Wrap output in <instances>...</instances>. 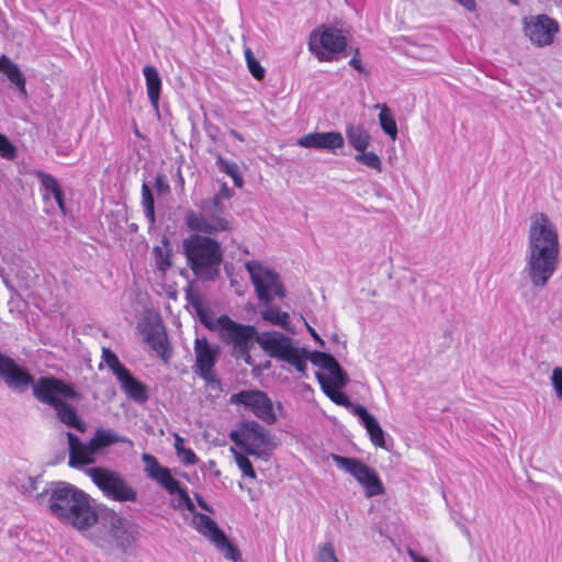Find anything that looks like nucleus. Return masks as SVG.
<instances>
[{
    "label": "nucleus",
    "mask_w": 562,
    "mask_h": 562,
    "mask_svg": "<svg viewBox=\"0 0 562 562\" xmlns=\"http://www.w3.org/2000/svg\"><path fill=\"white\" fill-rule=\"evenodd\" d=\"M178 456L181 458V461L186 465H193L198 462V457L194 453V451L190 448H186L181 451V453H178Z\"/></svg>",
    "instance_id": "nucleus-48"
},
{
    "label": "nucleus",
    "mask_w": 562,
    "mask_h": 562,
    "mask_svg": "<svg viewBox=\"0 0 562 562\" xmlns=\"http://www.w3.org/2000/svg\"><path fill=\"white\" fill-rule=\"evenodd\" d=\"M143 74L146 81L147 95L150 104L154 109L158 110L160 90H161V79L158 70L154 66H145L143 68Z\"/></svg>",
    "instance_id": "nucleus-25"
},
{
    "label": "nucleus",
    "mask_w": 562,
    "mask_h": 562,
    "mask_svg": "<svg viewBox=\"0 0 562 562\" xmlns=\"http://www.w3.org/2000/svg\"><path fill=\"white\" fill-rule=\"evenodd\" d=\"M306 326H307V330H308V333L312 335V337H313V338H314V339H315V340H316L321 346H324V344H325V342H324V340L319 337V335L316 333V330H315L313 327H311L310 325H307V324H306Z\"/></svg>",
    "instance_id": "nucleus-52"
},
{
    "label": "nucleus",
    "mask_w": 562,
    "mask_h": 562,
    "mask_svg": "<svg viewBox=\"0 0 562 562\" xmlns=\"http://www.w3.org/2000/svg\"><path fill=\"white\" fill-rule=\"evenodd\" d=\"M49 510L80 532H90L100 514V508L93 506L87 493L66 482H59L52 491Z\"/></svg>",
    "instance_id": "nucleus-3"
},
{
    "label": "nucleus",
    "mask_w": 562,
    "mask_h": 562,
    "mask_svg": "<svg viewBox=\"0 0 562 562\" xmlns=\"http://www.w3.org/2000/svg\"><path fill=\"white\" fill-rule=\"evenodd\" d=\"M0 155L7 159H13L15 157V147L3 134H0Z\"/></svg>",
    "instance_id": "nucleus-46"
},
{
    "label": "nucleus",
    "mask_w": 562,
    "mask_h": 562,
    "mask_svg": "<svg viewBox=\"0 0 562 562\" xmlns=\"http://www.w3.org/2000/svg\"><path fill=\"white\" fill-rule=\"evenodd\" d=\"M89 539L99 548L108 551L132 552L139 538V527L109 507H101L94 528L88 533Z\"/></svg>",
    "instance_id": "nucleus-4"
},
{
    "label": "nucleus",
    "mask_w": 562,
    "mask_h": 562,
    "mask_svg": "<svg viewBox=\"0 0 562 562\" xmlns=\"http://www.w3.org/2000/svg\"><path fill=\"white\" fill-rule=\"evenodd\" d=\"M560 241L557 225L542 212L531 214L525 271L535 288H544L559 266Z\"/></svg>",
    "instance_id": "nucleus-2"
},
{
    "label": "nucleus",
    "mask_w": 562,
    "mask_h": 562,
    "mask_svg": "<svg viewBox=\"0 0 562 562\" xmlns=\"http://www.w3.org/2000/svg\"><path fill=\"white\" fill-rule=\"evenodd\" d=\"M335 464L351 474L364 488L368 497L378 496L384 493L383 484L376 472L362 461L333 454Z\"/></svg>",
    "instance_id": "nucleus-12"
},
{
    "label": "nucleus",
    "mask_w": 562,
    "mask_h": 562,
    "mask_svg": "<svg viewBox=\"0 0 562 562\" xmlns=\"http://www.w3.org/2000/svg\"><path fill=\"white\" fill-rule=\"evenodd\" d=\"M122 391L132 401L143 404L148 400L147 387L140 381L135 379L126 368L115 376Z\"/></svg>",
    "instance_id": "nucleus-22"
},
{
    "label": "nucleus",
    "mask_w": 562,
    "mask_h": 562,
    "mask_svg": "<svg viewBox=\"0 0 562 562\" xmlns=\"http://www.w3.org/2000/svg\"><path fill=\"white\" fill-rule=\"evenodd\" d=\"M88 475L109 499L120 503L137 501V491L116 471L95 467L88 470Z\"/></svg>",
    "instance_id": "nucleus-10"
},
{
    "label": "nucleus",
    "mask_w": 562,
    "mask_h": 562,
    "mask_svg": "<svg viewBox=\"0 0 562 562\" xmlns=\"http://www.w3.org/2000/svg\"><path fill=\"white\" fill-rule=\"evenodd\" d=\"M232 404H240L251 411L256 417L268 425L274 424L277 416L269 396L259 390H246L231 396Z\"/></svg>",
    "instance_id": "nucleus-16"
},
{
    "label": "nucleus",
    "mask_w": 562,
    "mask_h": 562,
    "mask_svg": "<svg viewBox=\"0 0 562 562\" xmlns=\"http://www.w3.org/2000/svg\"><path fill=\"white\" fill-rule=\"evenodd\" d=\"M297 146L303 148L336 150L345 145V139L341 133L330 132H314L308 133L296 140Z\"/></svg>",
    "instance_id": "nucleus-20"
},
{
    "label": "nucleus",
    "mask_w": 562,
    "mask_h": 562,
    "mask_svg": "<svg viewBox=\"0 0 562 562\" xmlns=\"http://www.w3.org/2000/svg\"><path fill=\"white\" fill-rule=\"evenodd\" d=\"M317 379L322 385L324 393L336 404L341 405L351 411L355 415V408L361 406L360 404H353L349 397L340 391V389L331 387L325 382V378L317 373Z\"/></svg>",
    "instance_id": "nucleus-30"
},
{
    "label": "nucleus",
    "mask_w": 562,
    "mask_h": 562,
    "mask_svg": "<svg viewBox=\"0 0 562 562\" xmlns=\"http://www.w3.org/2000/svg\"><path fill=\"white\" fill-rule=\"evenodd\" d=\"M508 1H509L510 3H513V4H516V5L519 3V0H508Z\"/></svg>",
    "instance_id": "nucleus-59"
},
{
    "label": "nucleus",
    "mask_w": 562,
    "mask_h": 562,
    "mask_svg": "<svg viewBox=\"0 0 562 562\" xmlns=\"http://www.w3.org/2000/svg\"><path fill=\"white\" fill-rule=\"evenodd\" d=\"M355 415L360 418L361 424L368 431L372 443L376 447L384 448V431L381 428L376 418L373 415H371L364 406H357L355 408Z\"/></svg>",
    "instance_id": "nucleus-23"
},
{
    "label": "nucleus",
    "mask_w": 562,
    "mask_h": 562,
    "mask_svg": "<svg viewBox=\"0 0 562 562\" xmlns=\"http://www.w3.org/2000/svg\"><path fill=\"white\" fill-rule=\"evenodd\" d=\"M102 361L115 376L126 369V367L121 363L119 357L109 348H102Z\"/></svg>",
    "instance_id": "nucleus-39"
},
{
    "label": "nucleus",
    "mask_w": 562,
    "mask_h": 562,
    "mask_svg": "<svg viewBox=\"0 0 562 562\" xmlns=\"http://www.w3.org/2000/svg\"><path fill=\"white\" fill-rule=\"evenodd\" d=\"M374 109H380L379 122L381 128L385 134H387L392 139H395L397 136V125L394 117L391 114L390 109L386 104H375Z\"/></svg>",
    "instance_id": "nucleus-33"
},
{
    "label": "nucleus",
    "mask_w": 562,
    "mask_h": 562,
    "mask_svg": "<svg viewBox=\"0 0 562 562\" xmlns=\"http://www.w3.org/2000/svg\"><path fill=\"white\" fill-rule=\"evenodd\" d=\"M151 254L156 269L160 272L161 277H164L171 267L172 250L168 238L164 237L159 245L154 246Z\"/></svg>",
    "instance_id": "nucleus-27"
},
{
    "label": "nucleus",
    "mask_w": 562,
    "mask_h": 562,
    "mask_svg": "<svg viewBox=\"0 0 562 562\" xmlns=\"http://www.w3.org/2000/svg\"><path fill=\"white\" fill-rule=\"evenodd\" d=\"M408 554L413 562H428V560L425 557H420L412 550L408 551Z\"/></svg>",
    "instance_id": "nucleus-54"
},
{
    "label": "nucleus",
    "mask_w": 562,
    "mask_h": 562,
    "mask_svg": "<svg viewBox=\"0 0 562 562\" xmlns=\"http://www.w3.org/2000/svg\"><path fill=\"white\" fill-rule=\"evenodd\" d=\"M195 363L194 372L207 384L220 386V380L216 378L214 367L221 355L218 345L210 344L205 336L194 339Z\"/></svg>",
    "instance_id": "nucleus-13"
},
{
    "label": "nucleus",
    "mask_w": 562,
    "mask_h": 562,
    "mask_svg": "<svg viewBox=\"0 0 562 562\" xmlns=\"http://www.w3.org/2000/svg\"><path fill=\"white\" fill-rule=\"evenodd\" d=\"M142 334L150 349L164 362H168L171 357V350L162 324L159 321L146 322L143 325Z\"/></svg>",
    "instance_id": "nucleus-18"
},
{
    "label": "nucleus",
    "mask_w": 562,
    "mask_h": 562,
    "mask_svg": "<svg viewBox=\"0 0 562 562\" xmlns=\"http://www.w3.org/2000/svg\"><path fill=\"white\" fill-rule=\"evenodd\" d=\"M233 196H234V191L226 183H222L218 192L215 195H213L212 198H207L206 200H209V201L216 200V202L220 206H225L223 201L229 200Z\"/></svg>",
    "instance_id": "nucleus-45"
},
{
    "label": "nucleus",
    "mask_w": 562,
    "mask_h": 562,
    "mask_svg": "<svg viewBox=\"0 0 562 562\" xmlns=\"http://www.w3.org/2000/svg\"><path fill=\"white\" fill-rule=\"evenodd\" d=\"M0 71L5 74L8 79L19 89V91L26 95L25 78L16 64H14L5 55L0 56Z\"/></svg>",
    "instance_id": "nucleus-29"
},
{
    "label": "nucleus",
    "mask_w": 562,
    "mask_h": 562,
    "mask_svg": "<svg viewBox=\"0 0 562 562\" xmlns=\"http://www.w3.org/2000/svg\"><path fill=\"white\" fill-rule=\"evenodd\" d=\"M216 165L222 172H225L229 177L236 176V173L239 171V167L235 161L227 160L221 155H218L216 158Z\"/></svg>",
    "instance_id": "nucleus-44"
},
{
    "label": "nucleus",
    "mask_w": 562,
    "mask_h": 562,
    "mask_svg": "<svg viewBox=\"0 0 562 562\" xmlns=\"http://www.w3.org/2000/svg\"><path fill=\"white\" fill-rule=\"evenodd\" d=\"M69 445V461L71 468L80 469L83 465L91 464L95 461L98 453L97 449L91 445V441L82 442L72 432H67Z\"/></svg>",
    "instance_id": "nucleus-21"
},
{
    "label": "nucleus",
    "mask_w": 562,
    "mask_h": 562,
    "mask_svg": "<svg viewBox=\"0 0 562 562\" xmlns=\"http://www.w3.org/2000/svg\"><path fill=\"white\" fill-rule=\"evenodd\" d=\"M192 515L195 530L209 539L226 559L236 562L239 559V553L217 524L207 515L198 513L195 509Z\"/></svg>",
    "instance_id": "nucleus-14"
},
{
    "label": "nucleus",
    "mask_w": 562,
    "mask_h": 562,
    "mask_svg": "<svg viewBox=\"0 0 562 562\" xmlns=\"http://www.w3.org/2000/svg\"><path fill=\"white\" fill-rule=\"evenodd\" d=\"M40 481V476L27 475L22 472H18L13 475L11 483L19 490L22 494L27 496L35 495L37 491V484Z\"/></svg>",
    "instance_id": "nucleus-31"
},
{
    "label": "nucleus",
    "mask_w": 562,
    "mask_h": 562,
    "mask_svg": "<svg viewBox=\"0 0 562 562\" xmlns=\"http://www.w3.org/2000/svg\"><path fill=\"white\" fill-rule=\"evenodd\" d=\"M194 497H195V501H196L198 505H199L202 509H204V510H206V512H209V513H211V514L214 512V510H213V508H212V507H211V506H210V505H209V504L203 499V497H202L201 495L195 494V496H194Z\"/></svg>",
    "instance_id": "nucleus-50"
},
{
    "label": "nucleus",
    "mask_w": 562,
    "mask_h": 562,
    "mask_svg": "<svg viewBox=\"0 0 562 562\" xmlns=\"http://www.w3.org/2000/svg\"><path fill=\"white\" fill-rule=\"evenodd\" d=\"M175 449L177 451V454L181 453V451L184 449L183 439L181 437H179V436H176Z\"/></svg>",
    "instance_id": "nucleus-53"
},
{
    "label": "nucleus",
    "mask_w": 562,
    "mask_h": 562,
    "mask_svg": "<svg viewBox=\"0 0 562 562\" xmlns=\"http://www.w3.org/2000/svg\"><path fill=\"white\" fill-rule=\"evenodd\" d=\"M346 46V37L336 27H326L323 31L314 30L308 41V49L319 61L334 60L335 55L341 53Z\"/></svg>",
    "instance_id": "nucleus-11"
},
{
    "label": "nucleus",
    "mask_w": 562,
    "mask_h": 562,
    "mask_svg": "<svg viewBox=\"0 0 562 562\" xmlns=\"http://www.w3.org/2000/svg\"><path fill=\"white\" fill-rule=\"evenodd\" d=\"M210 330L217 331L222 342L232 348L236 359L250 363V350L259 335L256 327L233 321L228 315H221L212 319H202Z\"/></svg>",
    "instance_id": "nucleus-6"
},
{
    "label": "nucleus",
    "mask_w": 562,
    "mask_h": 562,
    "mask_svg": "<svg viewBox=\"0 0 562 562\" xmlns=\"http://www.w3.org/2000/svg\"><path fill=\"white\" fill-rule=\"evenodd\" d=\"M310 360L313 364L324 369V370H329L335 363H336V359L329 355V353H326V352H322V351H313V352H310Z\"/></svg>",
    "instance_id": "nucleus-41"
},
{
    "label": "nucleus",
    "mask_w": 562,
    "mask_h": 562,
    "mask_svg": "<svg viewBox=\"0 0 562 562\" xmlns=\"http://www.w3.org/2000/svg\"><path fill=\"white\" fill-rule=\"evenodd\" d=\"M229 134L235 137L236 139H238L239 142H244V137L240 133H238L237 131L235 130H231Z\"/></svg>",
    "instance_id": "nucleus-57"
},
{
    "label": "nucleus",
    "mask_w": 562,
    "mask_h": 562,
    "mask_svg": "<svg viewBox=\"0 0 562 562\" xmlns=\"http://www.w3.org/2000/svg\"><path fill=\"white\" fill-rule=\"evenodd\" d=\"M155 188L159 194H165L169 192V184L167 182V178L162 173H158L155 179Z\"/></svg>",
    "instance_id": "nucleus-49"
},
{
    "label": "nucleus",
    "mask_w": 562,
    "mask_h": 562,
    "mask_svg": "<svg viewBox=\"0 0 562 562\" xmlns=\"http://www.w3.org/2000/svg\"><path fill=\"white\" fill-rule=\"evenodd\" d=\"M266 310L261 312L262 319L272 325L281 326L285 330H290V315L286 312H281L278 307L266 305Z\"/></svg>",
    "instance_id": "nucleus-32"
},
{
    "label": "nucleus",
    "mask_w": 562,
    "mask_h": 562,
    "mask_svg": "<svg viewBox=\"0 0 562 562\" xmlns=\"http://www.w3.org/2000/svg\"><path fill=\"white\" fill-rule=\"evenodd\" d=\"M178 182H181V184L183 183V178L181 176V172L179 171V179H178Z\"/></svg>",
    "instance_id": "nucleus-58"
},
{
    "label": "nucleus",
    "mask_w": 562,
    "mask_h": 562,
    "mask_svg": "<svg viewBox=\"0 0 562 562\" xmlns=\"http://www.w3.org/2000/svg\"><path fill=\"white\" fill-rule=\"evenodd\" d=\"M245 58L247 61V67L250 71V74L252 75V77L256 78L257 80L263 79L266 71H265L263 67H261L259 61L255 58V56L250 49H246Z\"/></svg>",
    "instance_id": "nucleus-42"
},
{
    "label": "nucleus",
    "mask_w": 562,
    "mask_h": 562,
    "mask_svg": "<svg viewBox=\"0 0 562 562\" xmlns=\"http://www.w3.org/2000/svg\"><path fill=\"white\" fill-rule=\"evenodd\" d=\"M231 440L247 454L266 459L271 454L269 431L257 422H244L238 429L232 430Z\"/></svg>",
    "instance_id": "nucleus-8"
},
{
    "label": "nucleus",
    "mask_w": 562,
    "mask_h": 562,
    "mask_svg": "<svg viewBox=\"0 0 562 562\" xmlns=\"http://www.w3.org/2000/svg\"><path fill=\"white\" fill-rule=\"evenodd\" d=\"M183 250L193 274L202 281H213L220 274L222 248L215 239L192 235L183 241Z\"/></svg>",
    "instance_id": "nucleus-5"
},
{
    "label": "nucleus",
    "mask_w": 562,
    "mask_h": 562,
    "mask_svg": "<svg viewBox=\"0 0 562 562\" xmlns=\"http://www.w3.org/2000/svg\"><path fill=\"white\" fill-rule=\"evenodd\" d=\"M142 461L146 476L165 488L170 495H173L175 491L178 490L179 481L172 476L171 471L162 467L153 454L143 453Z\"/></svg>",
    "instance_id": "nucleus-19"
},
{
    "label": "nucleus",
    "mask_w": 562,
    "mask_h": 562,
    "mask_svg": "<svg viewBox=\"0 0 562 562\" xmlns=\"http://www.w3.org/2000/svg\"><path fill=\"white\" fill-rule=\"evenodd\" d=\"M245 267L261 303L269 305L274 297H285L284 286L274 270L256 260L247 261Z\"/></svg>",
    "instance_id": "nucleus-9"
},
{
    "label": "nucleus",
    "mask_w": 562,
    "mask_h": 562,
    "mask_svg": "<svg viewBox=\"0 0 562 562\" xmlns=\"http://www.w3.org/2000/svg\"><path fill=\"white\" fill-rule=\"evenodd\" d=\"M231 178L233 179V182L237 188L243 187L244 181H243V178H241L239 171L236 173V176H232Z\"/></svg>",
    "instance_id": "nucleus-56"
},
{
    "label": "nucleus",
    "mask_w": 562,
    "mask_h": 562,
    "mask_svg": "<svg viewBox=\"0 0 562 562\" xmlns=\"http://www.w3.org/2000/svg\"><path fill=\"white\" fill-rule=\"evenodd\" d=\"M522 24L525 35L537 47L550 46L560 31L558 21L547 14L526 16Z\"/></svg>",
    "instance_id": "nucleus-15"
},
{
    "label": "nucleus",
    "mask_w": 562,
    "mask_h": 562,
    "mask_svg": "<svg viewBox=\"0 0 562 562\" xmlns=\"http://www.w3.org/2000/svg\"><path fill=\"white\" fill-rule=\"evenodd\" d=\"M90 441L97 451L119 442L132 445L127 437L121 436L112 429L104 428H97Z\"/></svg>",
    "instance_id": "nucleus-26"
},
{
    "label": "nucleus",
    "mask_w": 562,
    "mask_h": 562,
    "mask_svg": "<svg viewBox=\"0 0 562 562\" xmlns=\"http://www.w3.org/2000/svg\"><path fill=\"white\" fill-rule=\"evenodd\" d=\"M0 376L5 384L14 390L23 391L33 385L34 396L44 404L54 407L58 419L70 428L80 432L87 430V424L78 416L76 408L65 400H79V393L70 385L54 376L40 378L36 382L33 376L23 370L16 362L0 352Z\"/></svg>",
    "instance_id": "nucleus-1"
},
{
    "label": "nucleus",
    "mask_w": 562,
    "mask_h": 562,
    "mask_svg": "<svg viewBox=\"0 0 562 562\" xmlns=\"http://www.w3.org/2000/svg\"><path fill=\"white\" fill-rule=\"evenodd\" d=\"M346 137L349 144L358 151L362 153L371 144V135L362 125L350 124L346 127Z\"/></svg>",
    "instance_id": "nucleus-28"
},
{
    "label": "nucleus",
    "mask_w": 562,
    "mask_h": 562,
    "mask_svg": "<svg viewBox=\"0 0 562 562\" xmlns=\"http://www.w3.org/2000/svg\"><path fill=\"white\" fill-rule=\"evenodd\" d=\"M349 65L352 68L357 69L359 72H363L364 71V68L362 66L361 60L358 59L357 57L351 58L350 61H349Z\"/></svg>",
    "instance_id": "nucleus-51"
},
{
    "label": "nucleus",
    "mask_w": 562,
    "mask_h": 562,
    "mask_svg": "<svg viewBox=\"0 0 562 562\" xmlns=\"http://www.w3.org/2000/svg\"><path fill=\"white\" fill-rule=\"evenodd\" d=\"M229 450L233 453L234 460L243 474L249 479L255 480L257 475L250 460L241 452V450H237L235 447H231Z\"/></svg>",
    "instance_id": "nucleus-36"
},
{
    "label": "nucleus",
    "mask_w": 562,
    "mask_h": 562,
    "mask_svg": "<svg viewBox=\"0 0 562 562\" xmlns=\"http://www.w3.org/2000/svg\"><path fill=\"white\" fill-rule=\"evenodd\" d=\"M177 497L172 502V507L175 509H187L191 514H194L195 506L193 502L191 501L188 492L186 488L180 486V482H178V490L175 491V494Z\"/></svg>",
    "instance_id": "nucleus-38"
},
{
    "label": "nucleus",
    "mask_w": 562,
    "mask_h": 562,
    "mask_svg": "<svg viewBox=\"0 0 562 562\" xmlns=\"http://www.w3.org/2000/svg\"><path fill=\"white\" fill-rule=\"evenodd\" d=\"M307 360H310V352L304 348L297 347L285 362L294 367L296 371L305 373L307 369Z\"/></svg>",
    "instance_id": "nucleus-37"
},
{
    "label": "nucleus",
    "mask_w": 562,
    "mask_h": 562,
    "mask_svg": "<svg viewBox=\"0 0 562 562\" xmlns=\"http://www.w3.org/2000/svg\"><path fill=\"white\" fill-rule=\"evenodd\" d=\"M551 383L559 398H562V368L557 367L552 371Z\"/></svg>",
    "instance_id": "nucleus-47"
},
{
    "label": "nucleus",
    "mask_w": 562,
    "mask_h": 562,
    "mask_svg": "<svg viewBox=\"0 0 562 562\" xmlns=\"http://www.w3.org/2000/svg\"><path fill=\"white\" fill-rule=\"evenodd\" d=\"M329 378L325 382L330 385L331 387L336 389H342L347 385L349 382L348 375L346 372L341 369L339 363L336 361V363L328 370Z\"/></svg>",
    "instance_id": "nucleus-35"
},
{
    "label": "nucleus",
    "mask_w": 562,
    "mask_h": 562,
    "mask_svg": "<svg viewBox=\"0 0 562 562\" xmlns=\"http://www.w3.org/2000/svg\"><path fill=\"white\" fill-rule=\"evenodd\" d=\"M317 562H338L334 544L331 542H326L318 547Z\"/></svg>",
    "instance_id": "nucleus-43"
},
{
    "label": "nucleus",
    "mask_w": 562,
    "mask_h": 562,
    "mask_svg": "<svg viewBox=\"0 0 562 562\" xmlns=\"http://www.w3.org/2000/svg\"><path fill=\"white\" fill-rule=\"evenodd\" d=\"M460 4H462L468 10H473L475 8L474 0H457Z\"/></svg>",
    "instance_id": "nucleus-55"
},
{
    "label": "nucleus",
    "mask_w": 562,
    "mask_h": 562,
    "mask_svg": "<svg viewBox=\"0 0 562 562\" xmlns=\"http://www.w3.org/2000/svg\"><path fill=\"white\" fill-rule=\"evenodd\" d=\"M36 177L44 190L43 198L48 200L50 196L56 201L63 214H66L64 193L55 177L44 171H37Z\"/></svg>",
    "instance_id": "nucleus-24"
},
{
    "label": "nucleus",
    "mask_w": 562,
    "mask_h": 562,
    "mask_svg": "<svg viewBox=\"0 0 562 562\" xmlns=\"http://www.w3.org/2000/svg\"><path fill=\"white\" fill-rule=\"evenodd\" d=\"M256 342L270 358L285 362L297 348L293 339L281 331H263L256 337Z\"/></svg>",
    "instance_id": "nucleus-17"
},
{
    "label": "nucleus",
    "mask_w": 562,
    "mask_h": 562,
    "mask_svg": "<svg viewBox=\"0 0 562 562\" xmlns=\"http://www.w3.org/2000/svg\"><path fill=\"white\" fill-rule=\"evenodd\" d=\"M142 205L145 217L150 224L155 222V201L151 190L147 183L142 186Z\"/></svg>",
    "instance_id": "nucleus-34"
},
{
    "label": "nucleus",
    "mask_w": 562,
    "mask_h": 562,
    "mask_svg": "<svg viewBox=\"0 0 562 562\" xmlns=\"http://www.w3.org/2000/svg\"><path fill=\"white\" fill-rule=\"evenodd\" d=\"M199 212L189 210L184 215V223L190 231L206 235L232 231L226 206H220L216 200L203 199L199 203Z\"/></svg>",
    "instance_id": "nucleus-7"
},
{
    "label": "nucleus",
    "mask_w": 562,
    "mask_h": 562,
    "mask_svg": "<svg viewBox=\"0 0 562 562\" xmlns=\"http://www.w3.org/2000/svg\"><path fill=\"white\" fill-rule=\"evenodd\" d=\"M357 162H360L369 168H372L379 172L382 171V162L380 157L373 151H362L355 156Z\"/></svg>",
    "instance_id": "nucleus-40"
}]
</instances>
